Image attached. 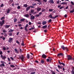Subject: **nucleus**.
<instances>
[{
    "instance_id": "1",
    "label": "nucleus",
    "mask_w": 74,
    "mask_h": 74,
    "mask_svg": "<svg viewBox=\"0 0 74 74\" xmlns=\"http://www.w3.org/2000/svg\"><path fill=\"white\" fill-rule=\"evenodd\" d=\"M58 15H56L55 17H52V15H51V14H50L49 15V17L51 18V19H56L57 18V17H58Z\"/></svg>"
},
{
    "instance_id": "2",
    "label": "nucleus",
    "mask_w": 74,
    "mask_h": 74,
    "mask_svg": "<svg viewBox=\"0 0 74 74\" xmlns=\"http://www.w3.org/2000/svg\"><path fill=\"white\" fill-rule=\"evenodd\" d=\"M61 48L63 49V50H66L67 52L69 51V49L67 47H65L64 46V45H62L61 46Z\"/></svg>"
},
{
    "instance_id": "3",
    "label": "nucleus",
    "mask_w": 74,
    "mask_h": 74,
    "mask_svg": "<svg viewBox=\"0 0 74 74\" xmlns=\"http://www.w3.org/2000/svg\"><path fill=\"white\" fill-rule=\"evenodd\" d=\"M68 60H71L73 59V57L70 55L67 56Z\"/></svg>"
},
{
    "instance_id": "4",
    "label": "nucleus",
    "mask_w": 74,
    "mask_h": 74,
    "mask_svg": "<svg viewBox=\"0 0 74 74\" xmlns=\"http://www.w3.org/2000/svg\"><path fill=\"white\" fill-rule=\"evenodd\" d=\"M4 24V20H3L2 21L0 22V26L1 27H3V25Z\"/></svg>"
},
{
    "instance_id": "5",
    "label": "nucleus",
    "mask_w": 74,
    "mask_h": 74,
    "mask_svg": "<svg viewBox=\"0 0 74 74\" xmlns=\"http://www.w3.org/2000/svg\"><path fill=\"white\" fill-rule=\"evenodd\" d=\"M19 57L22 61L23 62L24 61V58H25V57H24L23 55H21V56H19Z\"/></svg>"
},
{
    "instance_id": "6",
    "label": "nucleus",
    "mask_w": 74,
    "mask_h": 74,
    "mask_svg": "<svg viewBox=\"0 0 74 74\" xmlns=\"http://www.w3.org/2000/svg\"><path fill=\"white\" fill-rule=\"evenodd\" d=\"M12 40H13V38H9V40H8V41L9 42H10V43H11L12 42Z\"/></svg>"
},
{
    "instance_id": "7",
    "label": "nucleus",
    "mask_w": 74,
    "mask_h": 74,
    "mask_svg": "<svg viewBox=\"0 0 74 74\" xmlns=\"http://www.w3.org/2000/svg\"><path fill=\"white\" fill-rule=\"evenodd\" d=\"M1 57L3 60H5V59L7 58V57H6V56H3V55H1Z\"/></svg>"
},
{
    "instance_id": "8",
    "label": "nucleus",
    "mask_w": 74,
    "mask_h": 74,
    "mask_svg": "<svg viewBox=\"0 0 74 74\" xmlns=\"http://www.w3.org/2000/svg\"><path fill=\"white\" fill-rule=\"evenodd\" d=\"M60 56H64V54H63L62 53H58V54L57 56L58 57H59Z\"/></svg>"
},
{
    "instance_id": "9",
    "label": "nucleus",
    "mask_w": 74,
    "mask_h": 74,
    "mask_svg": "<svg viewBox=\"0 0 74 74\" xmlns=\"http://www.w3.org/2000/svg\"><path fill=\"white\" fill-rule=\"evenodd\" d=\"M58 63L60 65H62L63 66H65V64H64L63 62H61L60 61V60L58 61Z\"/></svg>"
},
{
    "instance_id": "10",
    "label": "nucleus",
    "mask_w": 74,
    "mask_h": 74,
    "mask_svg": "<svg viewBox=\"0 0 74 74\" xmlns=\"http://www.w3.org/2000/svg\"><path fill=\"white\" fill-rule=\"evenodd\" d=\"M42 58H43L44 59H46L47 58V56L45 54H43L42 56Z\"/></svg>"
},
{
    "instance_id": "11",
    "label": "nucleus",
    "mask_w": 74,
    "mask_h": 74,
    "mask_svg": "<svg viewBox=\"0 0 74 74\" xmlns=\"http://www.w3.org/2000/svg\"><path fill=\"white\" fill-rule=\"evenodd\" d=\"M34 18H35V17H34V16L33 15H31L30 17L31 20H33L34 19Z\"/></svg>"
},
{
    "instance_id": "12",
    "label": "nucleus",
    "mask_w": 74,
    "mask_h": 74,
    "mask_svg": "<svg viewBox=\"0 0 74 74\" xmlns=\"http://www.w3.org/2000/svg\"><path fill=\"white\" fill-rule=\"evenodd\" d=\"M49 2L50 3H51L52 4H53L54 3V1L53 0H50L49 1Z\"/></svg>"
},
{
    "instance_id": "13",
    "label": "nucleus",
    "mask_w": 74,
    "mask_h": 74,
    "mask_svg": "<svg viewBox=\"0 0 74 74\" xmlns=\"http://www.w3.org/2000/svg\"><path fill=\"white\" fill-rule=\"evenodd\" d=\"M11 26V25H5V28H6V29H8V28H9V27H10Z\"/></svg>"
},
{
    "instance_id": "14",
    "label": "nucleus",
    "mask_w": 74,
    "mask_h": 74,
    "mask_svg": "<svg viewBox=\"0 0 74 74\" xmlns=\"http://www.w3.org/2000/svg\"><path fill=\"white\" fill-rule=\"evenodd\" d=\"M59 4H63V5H66V4H67V2H62L61 3H60Z\"/></svg>"
},
{
    "instance_id": "15",
    "label": "nucleus",
    "mask_w": 74,
    "mask_h": 74,
    "mask_svg": "<svg viewBox=\"0 0 74 74\" xmlns=\"http://www.w3.org/2000/svg\"><path fill=\"white\" fill-rule=\"evenodd\" d=\"M14 51H15V52L16 53H18V49H14Z\"/></svg>"
},
{
    "instance_id": "16",
    "label": "nucleus",
    "mask_w": 74,
    "mask_h": 74,
    "mask_svg": "<svg viewBox=\"0 0 74 74\" xmlns=\"http://www.w3.org/2000/svg\"><path fill=\"white\" fill-rule=\"evenodd\" d=\"M47 24V22L46 21H43L42 23V25H45Z\"/></svg>"
},
{
    "instance_id": "17",
    "label": "nucleus",
    "mask_w": 74,
    "mask_h": 74,
    "mask_svg": "<svg viewBox=\"0 0 74 74\" xmlns=\"http://www.w3.org/2000/svg\"><path fill=\"white\" fill-rule=\"evenodd\" d=\"M37 10L38 11H41V8L38 7L37 8Z\"/></svg>"
},
{
    "instance_id": "18",
    "label": "nucleus",
    "mask_w": 74,
    "mask_h": 74,
    "mask_svg": "<svg viewBox=\"0 0 74 74\" xmlns=\"http://www.w3.org/2000/svg\"><path fill=\"white\" fill-rule=\"evenodd\" d=\"M58 67L59 69H62V67L60 66L59 65H58Z\"/></svg>"
},
{
    "instance_id": "19",
    "label": "nucleus",
    "mask_w": 74,
    "mask_h": 74,
    "mask_svg": "<svg viewBox=\"0 0 74 74\" xmlns=\"http://www.w3.org/2000/svg\"><path fill=\"white\" fill-rule=\"evenodd\" d=\"M11 10L10 9H8L7 11H6L7 14H9Z\"/></svg>"
},
{
    "instance_id": "20",
    "label": "nucleus",
    "mask_w": 74,
    "mask_h": 74,
    "mask_svg": "<svg viewBox=\"0 0 74 74\" xmlns=\"http://www.w3.org/2000/svg\"><path fill=\"white\" fill-rule=\"evenodd\" d=\"M30 6H29L27 7V8H26V11H28V10H29V9H30Z\"/></svg>"
},
{
    "instance_id": "21",
    "label": "nucleus",
    "mask_w": 74,
    "mask_h": 74,
    "mask_svg": "<svg viewBox=\"0 0 74 74\" xmlns=\"http://www.w3.org/2000/svg\"><path fill=\"white\" fill-rule=\"evenodd\" d=\"M27 58L28 59H29L30 58V55H29V54H27Z\"/></svg>"
},
{
    "instance_id": "22",
    "label": "nucleus",
    "mask_w": 74,
    "mask_h": 74,
    "mask_svg": "<svg viewBox=\"0 0 74 74\" xmlns=\"http://www.w3.org/2000/svg\"><path fill=\"white\" fill-rule=\"evenodd\" d=\"M0 66L1 67H2V66H3V67H5V65L4 64H2L0 65Z\"/></svg>"
},
{
    "instance_id": "23",
    "label": "nucleus",
    "mask_w": 74,
    "mask_h": 74,
    "mask_svg": "<svg viewBox=\"0 0 74 74\" xmlns=\"http://www.w3.org/2000/svg\"><path fill=\"white\" fill-rule=\"evenodd\" d=\"M25 21V19L24 18H22L20 20V21H21V22H24Z\"/></svg>"
},
{
    "instance_id": "24",
    "label": "nucleus",
    "mask_w": 74,
    "mask_h": 74,
    "mask_svg": "<svg viewBox=\"0 0 74 74\" xmlns=\"http://www.w3.org/2000/svg\"><path fill=\"white\" fill-rule=\"evenodd\" d=\"M47 25L43 26L42 27V28H43V29H45V28H47Z\"/></svg>"
},
{
    "instance_id": "25",
    "label": "nucleus",
    "mask_w": 74,
    "mask_h": 74,
    "mask_svg": "<svg viewBox=\"0 0 74 74\" xmlns=\"http://www.w3.org/2000/svg\"><path fill=\"white\" fill-rule=\"evenodd\" d=\"M25 17H26L27 18H29V15L28 14H26L25 15Z\"/></svg>"
},
{
    "instance_id": "26",
    "label": "nucleus",
    "mask_w": 74,
    "mask_h": 74,
    "mask_svg": "<svg viewBox=\"0 0 74 74\" xmlns=\"http://www.w3.org/2000/svg\"><path fill=\"white\" fill-rule=\"evenodd\" d=\"M45 61H44V60H42L41 61V63H42V64H44V62Z\"/></svg>"
},
{
    "instance_id": "27",
    "label": "nucleus",
    "mask_w": 74,
    "mask_h": 74,
    "mask_svg": "<svg viewBox=\"0 0 74 74\" xmlns=\"http://www.w3.org/2000/svg\"><path fill=\"white\" fill-rule=\"evenodd\" d=\"M14 29L12 30L11 29H10V30L8 31V32H14Z\"/></svg>"
},
{
    "instance_id": "28",
    "label": "nucleus",
    "mask_w": 74,
    "mask_h": 74,
    "mask_svg": "<svg viewBox=\"0 0 74 74\" xmlns=\"http://www.w3.org/2000/svg\"><path fill=\"white\" fill-rule=\"evenodd\" d=\"M34 29H35V27H32L31 28L29 29V30H33Z\"/></svg>"
},
{
    "instance_id": "29",
    "label": "nucleus",
    "mask_w": 74,
    "mask_h": 74,
    "mask_svg": "<svg viewBox=\"0 0 74 74\" xmlns=\"http://www.w3.org/2000/svg\"><path fill=\"white\" fill-rule=\"evenodd\" d=\"M74 12V9L70 11V13H73Z\"/></svg>"
},
{
    "instance_id": "30",
    "label": "nucleus",
    "mask_w": 74,
    "mask_h": 74,
    "mask_svg": "<svg viewBox=\"0 0 74 74\" xmlns=\"http://www.w3.org/2000/svg\"><path fill=\"white\" fill-rule=\"evenodd\" d=\"M9 35L10 36H12V33L11 32H10L9 34Z\"/></svg>"
},
{
    "instance_id": "31",
    "label": "nucleus",
    "mask_w": 74,
    "mask_h": 74,
    "mask_svg": "<svg viewBox=\"0 0 74 74\" xmlns=\"http://www.w3.org/2000/svg\"><path fill=\"white\" fill-rule=\"evenodd\" d=\"M34 12V10H31V12H30V11L29 12L30 13H33V12Z\"/></svg>"
},
{
    "instance_id": "32",
    "label": "nucleus",
    "mask_w": 74,
    "mask_h": 74,
    "mask_svg": "<svg viewBox=\"0 0 74 74\" xmlns=\"http://www.w3.org/2000/svg\"><path fill=\"white\" fill-rule=\"evenodd\" d=\"M35 1H38V2H39V3H40L41 2L40 0H34Z\"/></svg>"
},
{
    "instance_id": "33",
    "label": "nucleus",
    "mask_w": 74,
    "mask_h": 74,
    "mask_svg": "<svg viewBox=\"0 0 74 74\" xmlns=\"http://www.w3.org/2000/svg\"><path fill=\"white\" fill-rule=\"evenodd\" d=\"M21 45H22V46H24V41H22V43H21Z\"/></svg>"
},
{
    "instance_id": "34",
    "label": "nucleus",
    "mask_w": 74,
    "mask_h": 74,
    "mask_svg": "<svg viewBox=\"0 0 74 74\" xmlns=\"http://www.w3.org/2000/svg\"><path fill=\"white\" fill-rule=\"evenodd\" d=\"M14 22H16L17 21V19L16 18H14Z\"/></svg>"
},
{
    "instance_id": "35",
    "label": "nucleus",
    "mask_w": 74,
    "mask_h": 74,
    "mask_svg": "<svg viewBox=\"0 0 74 74\" xmlns=\"http://www.w3.org/2000/svg\"><path fill=\"white\" fill-rule=\"evenodd\" d=\"M45 9H42V12H43L45 11Z\"/></svg>"
},
{
    "instance_id": "36",
    "label": "nucleus",
    "mask_w": 74,
    "mask_h": 74,
    "mask_svg": "<svg viewBox=\"0 0 74 74\" xmlns=\"http://www.w3.org/2000/svg\"><path fill=\"white\" fill-rule=\"evenodd\" d=\"M24 6L26 8V7H27V5L26 4H25L24 5Z\"/></svg>"
},
{
    "instance_id": "37",
    "label": "nucleus",
    "mask_w": 74,
    "mask_h": 74,
    "mask_svg": "<svg viewBox=\"0 0 74 74\" xmlns=\"http://www.w3.org/2000/svg\"><path fill=\"white\" fill-rule=\"evenodd\" d=\"M5 19V17H3L1 18V20H3V19Z\"/></svg>"
},
{
    "instance_id": "38",
    "label": "nucleus",
    "mask_w": 74,
    "mask_h": 74,
    "mask_svg": "<svg viewBox=\"0 0 74 74\" xmlns=\"http://www.w3.org/2000/svg\"><path fill=\"white\" fill-rule=\"evenodd\" d=\"M46 61L47 62H49V61H50V60L49 59H47Z\"/></svg>"
},
{
    "instance_id": "39",
    "label": "nucleus",
    "mask_w": 74,
    "mask_h": 74,
    "mask_svg": "<svg viewBox=\"0 0 74 74\" xmlns=\"http://www.w3.org/2000/svg\"><path fill=\"white\" fill-rule=\"evenodd\" d=\"M52 22V20L51 19H50L48 21V22L49 23H51Z\"/></svg>"
},
{
    "instance_id": "40",
    "label": "nucleus",
    "mask_w": 74,
    "mask_h": 74,
    "mask_svg": "<svg viewBox=\"0 0 74 74\" xmlns=\"http://www.w3.org/2000/svg\"><path fill=\"white\" fill-rule=\"evenodd\" d=\"M48 58H49V59H50V62H51V61H52V58L50 57H48Z\"/></svg>"
},
{
    "instance_id": "41",
    "label": "nucleus",
    "mask_w": 74,
    "mask_h": 74,
    "mask_svg": "<svg viewBox=\"0 0 74 74\" xmlns=\"http://www.w3.org/2000/svg\"><path fill=\"white\" fill-rule=\"evenodd\" d=\"M49 11L50 12H52L53 11V9H50L49 10Z\"/></svg>"
},
{
    "instance_id": "42",
    "label": "nucleus",
    "mask_w": 74,
    "mask_h": 74,
    "mask_svg": "<svg viewBox=\"0 0 74 74\" xmlns=\"http://www.w3.org/2000/svg\"><path fill=\"white\" fill-rule=\"evenodd\" d=\"M3 33H6L7 32V31H6V30L5 29L3 30Z\"/></svg>"
},
{
    "instance_id": "43",
    "label": "nucleus",
    "mask_w": 74,
    "mask_h": 74,
    "mask_svg": "<svg viewBox=\"0 0 74 74\" xmlns=\"http://www.w3.org/2000/svg\"><path fill=\"white\" fill-rule=\"evenodd\" d=\"M71 72L72 74H74V71H73V70H72Z\"/></svg>"
},
{
    "instance_id": "44",
    "label": "nucleus",
    "mask_w": 74,
    "mask_h": 74,
    "mask_svg": "<svg viewBox=\"0 0 74 74\" xmlns=\"http://www.w3.org/2000/svg\"><path fill=\"white\" fill-rule=\"evenodd\" d=\"M64 8V6H62L60 8V10H62V8Z\"/></svg>"
},
{
    "instance_id": "45",
    "label": "nucleus",
    "mask_w": 74,
    "mask_h": 74,
    "mask_svg": "<svg viewBox=\"0 0 74 74\" xmlns=\"http://www.w3.org/2000/svg\"><path fill=\"white\" fill-rule=\"evenodd\" d=\"M2 54H3V52H2V51H0V55H2Z\"/></svg>"
},
{
    "instance_id": "46",
    "label": "nucleus",
    "mask_w": 74,
    "mask_h": 74,
    "mask_svg": "<svg viewBox=\"0 0 74 74\" xmlns=\"http://www.w3.org/2000/svg\"><path fill=\"white\" fill-rule=\"evenodd\" d=\"M4 6V4H2L1 5V7H3Z\"/></svg>"
},
{
    "instance_id": "47",
    "label": "nucleus",
    "mask_w": 74,
    "mask_h": 74,
    "mask_svg": "<svg viewBox=\"0 0 74 74\" xmlns=\"http://www.w3.org/2000/svg\"><path fill=\"white\" fill-rule=\"evenodd\" d=\"M71 3L72 5H74V3H73V1H71Z\"/></svg>"
},
{
    "instance_id": "48",
    "label": "nucleus",
    "mask_w": 74,
    "mask_h": 74,
    "mask_svg": "<svg viewBox=\"0 0 74 74\" xmlns=\"http://www.w3.org/2000/svg\"><path fill=\"white\" fill-rule=\"evenodd\" d=\"M8 60L9 62H11V60H10V58H8Z\"/></svg>"
},
{
    "instance_id": "49",
    "label": "nucleus",
    "mask_w": 74,
    "mask_h": 74,
    "mask_svg": "<svg viewBox=\"0 0 74 74\" xmlns=\"http://www.w3.org/2000/svg\"><path fill=\"white\" fill-rule=\"evenodd\" d=\"M59 0L58 1H56L57 4H59Z\"/></svg>"
},
{
    "instance_id": "50",
    "label": "nucleus",
    "mask_w": 74,
    "mask_h": 74,
    "mask_svg": "<svg viewBox=\"0 0 74 74\" xmlns=\"http://www.w3.org/2000/svg\"><path fill=\"white\" fill-rule=\"evenodd\" d=\"M10 66H11V67H13V68H14V67H15L14 65H11Z\"/></svg>"
},
{
    "instance_id": "51",
    "label": "nucleus",
    "mask_w": 74,
    "mask_h": 74,
    "mask_svg": "<svg viewBox=\"0 0 74 74\" xmlns=\"http://www.w3.org/2000/svg\"><path fill=\"white\" fill-rule=\"evenodd\" d=\"M36 17H38L40 16V15L39 14H37L36 16Z\"/></svg>"
},
{
    "instance_id": "52",
    "label": "nucleus",
    "mask_w": 74,
    "mask_h": 74,
    "mask_svg": "<svg viewBox=\"0 0 74 74\" xmlns=\"http://www.w3.org/2000/svg\"><path fill=\"white\" fill-rule=\"evenodd\" d=\"M16 42L17 44H19V41H18L16 40Z\"/></svg>"
},
{
    "instance_id": "53",
    "label": "nucleus",
    "mask_w": 74,
    "mask_h": 74,
    "mask_svg": "<svg viewBox=\"0 0 74 74\" xmlns=\"http://www.w3.org/2000/svg\"><path fill=\"white\" fill-rule=\"evenodd\" d=\"M18 9H20L21 8V7L20 6H18L17 7Z\"/></svg>"
},
{
    "instance_id": "54",
    "label": "nucleus",
    "mask_w": 74,
    "mask_h": 74,
    "mask_svg": "<svg viewBox=\"0 0 74 74\" xmlns=\"http://www.w3.org/2000/svg\"><path fill=\"white\" fill-rule=\"evenodd\" d=\"M3 50H4V51H5V50H6V48H5V47H4L3 48Z\"/></svg>"
},
{
    "instance_id": "55",
    "label": "nucleus",
    "mask_w": 74,
    "mask_h": 74,
    "mask_svg": "<svg viewBox=\"0 0 74 74\" xmlns=\"http://www.w3.org/2000/svg\"><path fill=\"white\" fill-rule=\"evenodd\" d=\"M28 27V24H27L25 27L27 28Z\"/></svg>"
},
{
    "instance_id": "56",
    "label": "nucleus",
    "mask_w": 74,
    "mask_h": 74,
    "mask_svg": "<svg viewBox=\"0 0 74 74\" xmlns=\"http://www.w3.org/2000/svg\"><path fill=\"white\" fill-rule=\"evenodd\" d=\"M42 14V12H40L39 13V16L40 15L41 16V15Z\"/></svg>"
},
{
    "instance_id": "57",
    "label": "nucleus",
    "mask_w": 74,
    "mask_h": 74,
    "mask_svg": "<svg viewBox=\"0 0 74 74\" xmlns=\"http://www.w3.org/2000/svg\"><path fill=\"white\" fill-rule=\"evenodd\" d=\"M22 25L21 24H20L18 25V26H19V27H21V26H22Z\"/></svg>"
},
{
    "instance_id": "58",
    "label": "nucleus",
    "mask_w": 74,
    "mask_h": 74,
    "mask_svg": "<svg viewBox=\"0 0 74 74\" xmlns=\"http://www.w3.org/2000/svg\"><path fill=\"white\" fill-rule=\"evenodd\" d=\"M32 74H36V72H32L31 73Z\"/></svg>"
},
{
    "instance_id": "59",
    "label": "nucleus",
    "mask_w": 74,
    "mask_h": 74,
    "mask_svg": "<svg viewBox=\"0 0 74 74\" xmlns=\"http://www.w3.org/2000/svg\"><path fill=\"white\" fill-rule=\"evenodd\" d=\"M16 11H14V12H13L12 13L13 14H16Z\"/></svg>"
},
{
    "instance_id": "60",
    "label": "nucleus",
    "mask_w": 74,
    "mask_h": 74,
    "mask_svg": "<svg viewBox=\"0 0 74 74\" xmlns=\"http://www.w3.org/2000/svg\"><path fill=\"white\" fill-rule=\"evenodd\" d=\"M60 7H61V5H58V8H60Z\"/></svg>"
},
{
    "instance_id": "61",
    "label": "nucleus",
    "mask_w": 74,
    "mask_h": 74,
    "mask_svg": "<svg viewBox=\"0 0 74 74\" xmlns=\"http://www.w3.org/2000/svg\"><path fill=\"white\" fill-rule=\"evenodd\" d=\"M36 5V3H35L34 4H32V6H34Z\"/></svg>"
},
{
    "instance_id": "62",
    "label": "nucleus",
    "mask_w": 74,
    "mask_h": 74,
    "mask_svg": "<svg viewBox=\"0 0 74 74\" xmlns=\"http://www.w3.org/2000/svg\"><path fill=\"white\" fill-rule=\"evenodd\" d=\"M10 59H11L12 60H14V58H13L12 57H10Z\"/></svg>"
},
{
    "instance_id": "63",
    "label": "nucleus",
    "mask_w": 74,
    "mask_h": 74,
    "mask_svg": "<svg viewBox=\"0 0 74 74\" xmlns=\"http://www.w3.org/2000/svg\"><path fill=\"white\" fill-rule=\"evenodd\" d=\"M38 24H39V25H41V22H38L37 23Z\"/></svg>"
},
{
    "instance_id": "64",
    "label": "nucleus",
    "mask_w": 74,
    "mask_h": 74,
    "mask_svg": "<svg viewBox=\"0 0 74 74\" xmlns=\"http://www.w3.org/2000/svg\"><path fill=\"white\" fill-rule=\"evenodd\" d=\"M64 17L65 18H66L67 16V14H66L65 15H64Z\"/></svg>"
}]
</instances>
